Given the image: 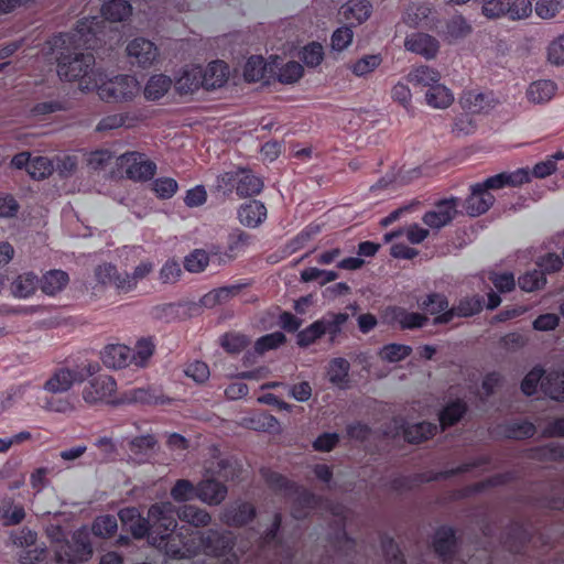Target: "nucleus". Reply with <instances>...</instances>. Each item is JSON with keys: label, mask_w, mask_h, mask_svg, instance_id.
<instances>
[{"label": "nucleus", "mask_w": 564, "mask_h": 564, "mask_svg": "<svg viewBox=\"0 0 564 564\" xmlns=\"http://www.w3.org/2000/svg\"><path fill=\"white\" fill-rule=\"evenodd\" d=\"M118 530L117 518L112 514L97 517L91 525V532L95 536L101 539L112 538Z\"/></svg>", "instance_id": "de8ad7c7"}, {"label": "nucleus", "mask_w": 564, "mask_h": 564, "mask_svg": "<svg viewBox=\"0 0 564 564\" xmlns=\"http://www.w3.org/2000/svg\"><path fill=\"white\" fill-rule=\"evenodd\" d=\"M84 380L85 376L82 372L62 368L45 382L44 388L52 393H63L69 390L74 382H83Z\"/></svg>", "instance_id": "5701e85b"}, {"label": "nucleus", "mask_w": 564, "mask_h": 564, "mask_svg": "<svg viewBox=\"0 0 564 564\" xmlns=\"http://www.w3.org/2000/svg\"><path fill=\"white\" fill-rule=\"evenodd\" d=\"M250 340L246 335L228 333L221 337L223 348L230 354H238L243 350Z\"/></svg>", "instance_id": "338daca9"}, {"label": "nucleus", "mask_w": 564, "mask_h": 564, "mask_svg": "<svg viewBox=\"0 0 564 564\" xmlns=\"http://www.w3.org/2000/svg\"><path fill=\"white\" fill-rule=\"evenodd\" d=\"M535 426L529 421H511L505 427V435L508 438L523 440L533 436Z\"/></svg>", "instance_id": "603ef678"}, {"label": "nucleus", "mask_w": 564, "mask_h": 564, "mask_svg": "<svg viewBox=\"0 0 564 564\" xmlns=\"http://www.w3.org/2000/svg\"><path fill=\"white\" fill-rule=\"evenodd\" d=\"M459 102L465 110L473 113H479L491 107L490 99L486 94L474 90L464 93Z\"/></svg>", "instance_id": "a18cd8bd"}, {"label": "nucleus", "mask_w": 564, "mask_h": 564, "mask_svg": "<svg viewBox=\"0 0 564 564\" xmlns=\"http://www.w3.org/2000/svg\"><path fill=\"white\" fill-rule=\"evenodd\" d=\"M404 46L408 51L420 54L426 59L434 58L440 50L438 41L426 33H415L406 36Z\"/></svg>", "instance_id": "a211bd4d"}, {"label": "nucleus", "mask_w": 564, "mask_h": 564, "mask_svg": "<svg viewBox=\"0 0 564 564\" xmlns=\"http://www.w3.org/2000/svg\"><path fill=\"white\" fill-rule=\"evenodd\" d=\"M228 78V66L223 61H214L208 66L202 68V87L213 90L221 87Z\"/></svg>", "instance_id": "a878e982"}, {"label": "nucleus", "mask_w": 564, "mask_h": 564, "mask_svg": "<svg viewBox=\"0 0 564 564\" xmlns=\"http://www.w3.org/2000/svg\"><path fill=\"white\" fill-rule=\"evenodd\" d=\"M94 553L89 533L86 530L74 532L70 541L61 542L55 546L54 557L50 564H76L88 561Z\"/></svg>", "instance_id": "39448f33"}, {"label": "nucleus", "mask_w": 564, "mask_h": 564, "mask_svg": "<svg viewBox=\"0 0 564 564\" xmlns=\"http://www.w3.org/2000/svg\"><path fill=\"white\" fill-rule=\"evenodd\" d=\"M127 52L143 68L150 66L158 56L156 46L144 37H137L131 41L127 46Z\"/></svg>", "instance_id": "412c9836"}, {"label": "nucleus", "mask_w": 564, "mask_h": 564, "mask_svg": "<svg viewBox=\"0 0 564 564\" xmlns=\"http://www.w3.org/2000/svg\"><path fill=\"white\" fill-rule=\"evenodd\" d=\"M531 540V532L520 522H513L503 538V544L512 553H521L525 544Z\"/></svg>", "instance_id": "cd10ccee"}, {"label": "nucleus", "mask_w": 564, "mask_h": 564, "mask_svg": "<svg viewBox=\"0 0 564 564\" xmlns=\"http://www.w3.org/2000/svg\"><path fill=\"white\" fill-rule=\"evenodd\" d=\"M412 352V348L401 344H389L383 346L380 351V356L383 360L389 362L401 361Z\"/></svg>", "instance_id": "e2e57ef3"}, {"label": "nucleus", "mask_w": 564, "mask_h": 564, "mask_svg": "<svg viewBox=\"0 0 564 564\" xmlns=\"http://www.w3.org/2000/svg\"><path fill=\"white\" fill-rule=\"evenodd\" d=\"M437 431V425L430 422L409 424L404 429V438L409 443L419 444L432 437Z\"/></svg>", "instance_id": "79ce46f5"}, {"label": "nucleus", "mask_w": 564, "mask_h": 564, "mask_svg": "<svg viewBox=\"0 0 564 564\" xmlns=\"http://www.w3.org/2000/svg\"><path fill=\"white\" fill-rule=\"evenodd\" d=\"M286 341V337L281 332L267 334L257 339L254 349L258 355H262L268 350L275 349Z\"/></svg>", "instance_id": "052dcab7"}, {"label": "nucleus", "mask_w": 564, "mask_h": 564, "mask_svg": "<svg viewBox=\"0 0 564 564\" xmlns=\"http://www.w3.org/2000/svg\"><path fill=\"white\" fill-rule=\"evenodd\" d=\"M202 67H186L175 78L174 88L180 95H188L198 90L202 87Z\"/></svg>", "instance_id": "bb28decb"}, {"label": "nucleus", "mask_w": 564, "mask_h": 564, "mask_svg": "<svg viewBox=\"0 0 564 564\" xmlns=\"http://www.w3.org/2000/svg\"><path fill=\"white\" fill-rule=\"evenodd\" d=\"M73 37L69 33H63L48 42L56 55L57 74L62 80H78L82 90H91L98 86V75L94 68L95 57L91 53L70 50Z\"/></svg>", "instance_id": "f03ea898"}, {"label": "nucleus", "mask_w": 564, "mask_h": 564, "mask_svg": "<svg viewBox=\"0 0 564 564\" xmlns=\"http://www.w3.org/2000/svg\"><path fill=\"white\" fill-rule=\"evenodd\" d=\"M151 188L158 198L169 199L177 192L178 184L172 177H159L151 183Z\"/></svg>", "instance_id": "bf43d9fd"}, {"label": "nucleus", "mask_w": 564, "mask_h": 564, "mask_svg": "<svg viewBox=\"0 0 564 564\" xmlns=\"http://www.w3.org/2000/svg\"><path fill=\"white\" fill-rule=\"evenodd\" d=\"M349 370L350 364L341 357H336L329 360L327 365L328 381L340 388L346 389L349 386Z\"/></svg>", "instance_id": "7c9ffc66"}, {"label": "nucleus", "mask_w": 564, "mask_h": 564, "mask_svg": "<svg viewBox=\"0 0 564 564\" xmlns=\"http://www.w3.org/2000/svg\"><path fill=\"white\" fill-rule=\"evenodd\" d=\"M52 171L53 166L47 158L35 156L32 158L26 172L33 180H43L47 177Z\"/></svg>", "instance_id": "680f3d73"}, {"label": "nucleus", "mask_w": 564, "mask_h": 564, "mask_svg": "<svg viewBox=\"0 0 564 564\" xmlns=\"http://www.w3.org/2000/svg\"><path fill=\"white\" fill-rule=\"evenodd\" d=\"M425 100L433 108L445 109L453 104L454 95L446 86L437 83L427 89Z\"/></svg>", "instance_id": "4c0bfd02"}, {"label": "nucleus", "mask_w": 564, "mask_h": 564, "mask_svg": "<svg viewBox=\"0 0 564 564\" xmlns=\"http://www.w3.org/2000/svg\"><path fill=\"white\" fill-rule=\"evenodd\" d=\"M256 516V509L248 502L228 505L220 513V521L229 527H242Z\"/></svg>", "instance_id": "f3484780"}, {"label": "nucleus", "mask_w": 564, "mask_h": 564, "mask_svg": "<svg viewBox=\"0 0 564 564\" xmlns=\"http://www.w3.org/2000/svg\"><path fill=\"white\" fill-rule=\"evenodd\" d=\"M535 265L543 272V276H545L546 274H553L561 271L564 265V261L560 254L555 252H549L542 257H539Z\"/></svg>", "instance_id": "4d7b16f0"}, {"label": "nucleus", "mask_w": 564, "mask_h": 564, "mask_svg": "<svg viewBox=\"0 0 564 564\" xmlns=\"http://www.w3.org/2000/svg\"><path fill=\"white\" fill-rule=\"evenodd\" d=\"M556 91V84L552 80L533 82L527 91L530 101L535 104H544L552 99Z\"/></svg>", "instance_id": "c9c22d12"}, {"label": "nucleus", "mask_w": 564, "mask_h": 564, "mask_svg": "<svg viewBox=\"0 0 564 564\" xmlns=\"http://www.w3.org/2000/svg\"><path fill=\"white\" fill-rule=\"evenodd\" d=\"M156 443L155 437L150 434L133 437L128 442L130 459L138 465L150 462Z\"/></svg>", "instance_id": "6ab92c4d"}, {"label": "nucleus", "mask_w": 564, "mask_h": 564, "mask_svg": "<svg viewBox=\"0 0 564 564\" xmlns=\"http://www.w3.org/2000/svg\"><path fill=\"white\" fill-rule=\"evenodd\" d=\"M68 274L62 270H51L40 280L41 290L47 295H55L68 283Z\"/></svg>", "instance_id": "e433bc0d"}, {"label": "nucleus", "mask_w": 564, "mask_h": 564, "mask_svg": "<svg viewBox=\"0 0 564 564\" xmlns=\"http://www.w3.org/2000/svg\"><path fill=\"white\" fill-rule=\"evenodd\" d=\"M138 91V82L133 76L119 75L98 87L100 98L107 102L128 101Z\"/></svg>", "instance_id": "6e6552de"}, {"label": "nucleus", "mask_w": 564, "mask_h": 564, "mask_svg": "<svg viewBox=\"0 0 564 564\" xmlns=\"http://www.w3.org/2000/svg\"><path fill=\"white\" fill-rule=\"evenodd\" d=\"M100 357L106 367L120 369L131 364V349L126 345L111 344L104 348Z\"/></svg>", "instance_id": "393cba45"}, {"label": "nucleus", "mask_w": 564, "mask_h": 564, "mask_svg": "<svg viewBox=\"0 0 564 564\" xmlns=\"http://www.w3.org/2000/svg\"><path fill=\"white\" fill-rule=\"evenodd\" d=\"M177 518L195 528L207 527L212 521V517L206 510L193 505L178 507Z\"/></svg>", "instance_id": "2f4dec72"}, {"label": "nucleus", "mask_w": 564, "mask_h": 564, "mask_svg": "<svg viewBox=\"0 0 564 564\" xmlns=\"http://www.w3.org/2000/svg\"><path fill=\"white\" fill-rule=\"evenodd\" d=\"M267 218V208L260 200L252 199L242 204L238 209L240 224L249 228H257Z\"/></svg>", "instance_id": "b1692460"}, {"label": "nucleus", "mask_w": 564, "mask_h": 564, "mask_svg": "<svg viewBox=\"0 0 564 564\" xmlns=\"http://www.w3.org/2000/svg\"><path fill=\"white\" fill-rule=\"evenodd\" d=\"M519 286L525 292H533L542 289L546 284V278L538 268L527 271L518 280Z\"/></svg>", "instance_id": "864d4df0"}, {"label": "nucleus", "mask_w": 564, "mask_h": 564, "mask_svg": "<svg viewBox=\"0 0 564 564\" xmlns=\"http://www.w3.org/2000/svg\"><path fill=\"white\" fill-rule=\"evenodd\" d=\"M372 6L368 0H354L345 10L344 14L347 19L350 17L356 19L358 23L365 22L371 14Z\"/></svg>", "instance_id": "774afa93"}, {"label": "nucleus", "mask_w": 564, "mask_h": 564, "mask_svg": "<svg viewBox=\"0 0 564 564\" xmlns=\"http://www.w3.org/2000/svg\"><path fill=\"white\" fill-rule=\"evenodd\" d=\"M530 181V171L528 169H518L514 172H502L488 177L482 185L486 191L502 188L507 185L519 186Z\"/></svg>", "instance_id": "aec40b11"}, {"label": "nucleus", "mask_w": 564, "mask_h": 564, "mask_svg": "<svg viewBox=\"0 0 564 564\" xmlns=\"http://www.w3.org/2000/svg\"><path fill=\"white\" fill-rule=\"evenodd\" d=\"M495 203V196L479 183L471 185L470 195L464 202L466 213L476 217L485 214Z\"/></svg>", "instance_id": "dca6fc26"}, {"label": "nucleus", "mask_w": 564, "mask_h": 564, "mask_svg": "<svg viewBox=\"0 0 564 564\" xmlns=\"http://www.w3.org/2000/svg\"><path fill=\"white\" fill-rule=\"evenodd\" d=\"M323 336V329L321 327L319 321L317 319L297 333L296 344L301 348H307L308 346L315 344Z\"/></svg>", "instance_id": "6e6d98bb"}, {"label": "nucleus", "mask_w": 564, "mask_h": 564, "mask_svg": "<svg viewBox=\"0 0 564 564\" xmlns=\"http://www.w3.org/2000/svg\"><path fill=\"white\" fill-rule=\"evenodd\" d=\"M148 516L150 520L149 543L161 545L163 538L174 534L177 527V508L172 502L155 503L150 507Z\"/></svg>", "instance_id": "20e7f679"}, {"label": "nucleus", "mask_w": 564, "mask_h": 564, "mask_svg": "<svg viewBox=\"0 0 564 564\" xmlns=\"http://www.w3.org/2000/svg\"><path fill=\"white\" fill-rule=\"evenodd\" d=\"M171 86L172 79L169 76L164 74L153 75L144 87V97L148 100H159L170 90Z\"/></svg>", "instance_id": "ea45409f"}, {"label": "nucleus", "mask_w": 564, "mask_h": 564, "mask_svg": "<svg viewBox=\"0 0 564 564\" xmlns=\"http://www.w3.org/2000/svg\"><path fill=\"white\" fill-rule=\"evenodd\" d=\"M102 15L112 22H121L132 13V7L127 0H109L101 8Z\"/></svg>", "instance_id": "a19ab883"}, {"label": "nucleus", "mask_w": 564, "mask_h": 564, "mask_svg": "<svg viewBox=\"0 0 564 564\" xmlns=\"http://www.w3.org/2000/svg\"><path fill=\"white\" fill-rule=\"evenodd\" d=\"M317 497L308 491L302 490L297 494L292 506L293 518L300 520L306 518L317 505Z\"/></svg>", "instance_id": "c03bdc74"}, {"label": "nucleus", "mask_w": 564, "mask_h": 564, "mask_svg": "<svg viewBox=\"0 0 564 564\" xmlns=\"http://www.w3.org/2000/svg\"><path fill=\"white\" fill-rule=\"evenodd\" d=\"M484 300L480 296L464 297L453 305L449 311L433 318V325L449 324L454 317H469L482 310Z\"/></svg>", "instance_id": "f8f14e48"}, {"label": "nucleus", "mask_w": 564, "mask_h": 564, "mask_svg": "<svg viewBox=\"0 0 564 564\" xmlns=\"http://www.w3.org/2000/svg\"><path fill=\"white\" fill-rule=\"evenodd\" d=\"M348 313H333L328 312L321 317L319 324L323 329V335H328V343L335 345L338 343V336L343 332L344 325L348 322Z\"/></svg>", "instance_id": "c85d7f7f"}, {"label": "nucleus", "mask_w": 564, "mask_h": 564, "mask_svg": "<svg viewBox=\"0 0 564 564\" xmlns=\"http://www.w3.org/2000/svg\"><path fill=\"white\" fill-rule=\"evenodd\" d=\"M441 74L426 65H421L413 70H411L408 75L409 83L415 86H425L432 87L440 82Z\"/></svg>", "instance_id": "49530a36"}, {"label": "nucleus", "mask_w": 564, "mask_h": 564, "mask_svg": "<svg viewBox=\"0 0 564 564\" xmlns=\"http://www.w3.org/2000/svg\"><path fill=\"white\" fill-rule=\"evenodd\" d=\"M210 260L207 251L195 249L184 259V268L192 273H199L206 269Z\"/></svg>", "instance_id": "5fc2aeb1"}, {"label": "nucleus", "mask_w": 564, "mask_h": 564, "mask_svg": "<svg viewBox=\"0 0 564 564\" xmlns=\"http://www.w3.org/2000/svg\"><path fill=\"white\" fill-rule=\"evenodd\" d=\"M542 390L551 399L564 400V371H549L542 380Z\"/></svg>", "instance_id": "58836bf2"}, {"label": "nucleus", "mask_w": 564, "mask_h": 564, "mask_svg": "<svg viewBox=\"0 0 564 564\" xmlns=\"http://www.w3.org/2000/svg\"><path fill=\"white\" fill-rule=\"evenodd\" d=\"M154 546L164 550L165 553L173 558L186 557L191 552L188 543L177 539L174 534L169 538H163L162 544Z\"/></svg>", "instance_id": "8fccbe9b"}, {"label": "nucleus", "mask_w": 564, "mask_h": 564, "mask_svg": "<svg viewBox=\"0 0 564 564\" xmlns=\"http://www.w3.org/2000/svg\"><path fill=\"white\" fill-rule=\"evenodd\" d=\"M40 280L33 272H24L11 283V293L14 297L26 299L37 289Z\"/></svg>", "instance_id": "72a5a7b5"}, {"label": "nucleus", "mask_w": 564, "mask_h": 564, "mask_svg": "<svg viewBox=\"0 0 564 564\" xmlns=\"http://www.w3.org/2000/svg\"><path fill=\"white\" fill-rule=\"evenodd\" d=\"M383 317L388 324H398L402 329L421 328L430 321L429 317L423 314L409 312L400 306L387 307Z\"/></svg>", "instance_id": "ddd939ff"}, {"label": "nucleus", "mask_w": 564, "mask_h": 564, "mask_svg": "<svg viewBox=\"0 0 564 564\" xmlns=\"http://www.w3.org/2000/svg\"><path fill=\"white\" fill-rule=\"evenodd\" d=\"M117 389L115 379L110 376H98L91 379L83 390V399L89 404L107 402L117 404L119 400H112L111 397Z\"/></svg>", "instance_id": "1a4fd4ad"}, {"label": "nucleus", "mask_w": 564, "mask_h": 564, "mask_svg": "<svg viewBox=\"0 0 564 564\" xmlns=\"http://www.w3.org/2000/svg\"><path fill=\"white\" fill-rule=\"evenodd\" d=\"M433 547L443 562L451 561L456 552V534L451 527H441L436 530Z\"/></svg>", "instance_id": "4be33fe9"}, {"label": "nucleus", "mask_w": 564, "mask_h": 564, "mask_svg": "<svg viewBox=\"0 0 564 564\" xmlns=\"http://www.w3.org/2000/svg\"><path fill=\"white\" fill-rule=\"evenodd\" d=\"M489 464V459L487 457H479L477 459H474L471 462L464 463L459 465L456 468H451L444 471H437V473H424L419 474L413 477H398L392 481V488L394 490H409L413 487L422 484V482H430V481H436L441 479H447L451 477H454L459 474L468 473L475 468L482 467Z\"/></svg>", "instance_id": "423d86ee"}, {"label": "nucleus", "mask_w": 564, "mask_h": 564, "mask_svg": "<svg viewBox=\"0 0 564 564\" xmlns=\"http://www.w3.org/2000/svg\"><path fill=\"white\" fill-rule=\"evenodd\" d=\"M118 518L123 530L130 532L134 539L147 538L149 540L150 520L143 518L138 508H123L118 512Z\"/></svg>", "instance_id": "4468645a"}, {"label": "nucleus", "mask_w": 564, "mask_h": 564, "mask_svg": "<svg viewBox=\"0 0 564 564\" xmlns=\"http://www.w3.org/2000/svg\"><path fill=\"white\" fill-rule=\"evenodd\" d=\"M217 187L226 194L236 188L240 198L254 196L261 193L263 182L250 171L240 170L235 173H225L217 177Z\"/></svg>", "instance_id": "0eeeda50"}, {"label": "nucleus", "mask_w": 564, "mask_h": 564, "mask_svg": "<svg viewBox=\"0 0 564 564\" xmlns=\"http://www.w3.org/2000/svg\"><path fill=\"white\" fill-rule=\"evenodd\" d=\"M227 496V487L215 480L206 479L197 486V497L208 505H219Z\"/></svg>", "instance_id": "c756f323"}, {"label": "nucleus", "mask_w": 564, "mask_h": 564, "mask_svg": "<svg viewBox=\"0 0 564 564\" xmlns=\"http://www.w3.org/2000/svg\"><path fill=\"white\" fill-rule=\"evenodd\" d=\"M235 545L236 538L230 531L209 529L198 532L197 549L212 557L210 564H239Z\"/></svg>", "instance_id": "7ed1b4c3"}, {"label": "nucleus", "mask_w": 564, "mask_h": 564, "mask_svg": "<svg viewBox=\"0 0 564 564\" xmlns=\"http://www.w3.org/2000/svg\"><path fill=\"white\" fill-rule=\"evenodd\" d=\"M458 198H445L437 202L434 209L424 214L423 223L433 229H441L448 225L457 215Z\"/></svg>", "instance_id": "9b49d317"}, {"label": "nucleus", "mask_w": 564, "mask_h": 564, "mask_svg": "<svg viewBox=\"0 0 564 564\" xmlns=\"http://www.w3.org/2000/svg\"><path fill=\"white\" fill-rule=\"evenodd\" d=\"M153 352V343L149 339H140L137 343L135 349L131 350V364H134L137 367H144Z\"/></svg>", "instance_id": "13d9d810"}, {"label": "nucleus", "mask_w": 564, "mask_h": 564, "mask_svg": "<svg viewBox=\"0 0 564 564\" xmlns=\"http://www.w3.org/2000/svg\"><path fill=\"white\" fill-rule=\"evenodd\" d=\"M267 65L262 56H251L248 58L243 76L247 82L254 83L265 78Z\"/></svg>", "instance_id": "3c124183"}, {"label": "nucleus", "mask_w": 564, "mask_h": 564, "mask_svg": "<svg viewBox=\"0 0 564 564\" xmlns=\"http://www.w3.org/2000/svg\"><path fill=\"white\" fill-rule=\"evenodd\" d=\"M171 496L175 501H188L197 497V487L187 479H180L171 489Z\"/></svg>", "instance_id": "0e129e2a"}, {"label": "nucleus", "mask_w": 564, "mask_h": 564, "mask_svg": "<svg viewBox=\"0 0 564 564\" xmlns=\"http://www.w3.org/2000/svg\"><path fill=\"white\" fill-rule=\"evenodd\" d=\"M94 275L98 284L102 286H112L119 292L128 293L131 291L130 281L123 273L119 272L116 265L111 263H101L94 270Z\"/></svg>", "instance_id": "2eb2a0df"}, {"label": "nucleus", "mask_w": 564, "mask_h": 564, "mask_svg": "<svg viewBox=\"0 0 564 564\" xmlns=\"http://www.w3.org/2000/svg\"><path fill=\"white\" fill-rule=\"evenodd\" d=\"M417 305L422 311L435 315V317L451 308L447 297L441 293H431L421 297L417 300Z\"/></svg>", "instance_id": "37998d69"}, {"label": "nucleus", "mask_w": 564, "mask_h": 564, "mask_svg": "<svg viewBox=\"0 0 564 564\" xmlns=\"http://www.w3.org/2000/svg\"><path fill=\"white\" fill-rule=\"evenodd\" d=\"M303 66L299 62L291 61L279 69L278 79L282 84H293L303 76Z\"/></svg>", "instance_id": "69168bd1"}, {"label": "nucleus", "mask_w": 564, "mask_h": 564, "mask_svg": "<svg viewBox=\"0 0 564 564\" xmlns=\"http://www.w3.org/2000/svg\"><path fill=\"white\" fill-rule=\"evenodd\" d=\"M120 163L126 166L127 176L133 181L151 180L156 172V164L144 160L138 152H127L120 156Z\"/></svg>", "instance_id": "9d476101"}, {"label": "nucleus", "mask_w": 564, "mask_h": 564, "mask_svg": "<svg viewBox=\"0 0 564 564\" xmlns=\"http://www.w3.org/2000/svg\"><path fill=\"white\" fill-rule=\"evenodd\" d=\"M249 285L248 282H240L232 285H225L214 289L204 296L205 305L223 304L235 297L240 291Z\"/></svg>", "instance_id": "f704fd0d"}, {"label": "nucleus", "mask_w": 564, "mask_h": 564, "mask_svg": "<svg viewBox=\"0 0 564 564\" xmlns=\"http://www.w3.org/2000/svg\"><path fill=\"white\" fill-rule=\"evenodd\" d=\"M467 406L462 400L448 403L440 413V423L443 429L457 423L466 413Z\"/></svg>", "instance_id": "09e8293b"}, {"label": "nucleus", "mask_w": 564, "mask_h": 564, "mask_svg": "<svg viewBox=\"0 0 564 564\" xmlns=\"http://www.w3.org/2000/svg\"><path fill=\"white\" fill-rule=\"evenodd\" d=\"M119 403H140L145 405L164 403V400L156 390L150 388H135L126 391Z\"/></svg>", "instance_id": "473e14b6"}, {"label": "nucleus", "mask_w": 564, "mask_h": 564, "mask_svg": "<svg viewBox=\"0 0 564 564\" xmlns=\"http://www.w3.org/2000/svg\"><path fill=\"white\" fill-rule=\"evenodd\" d=\"M282 519L275 514L271 528L261 539L259 544L247 557L250 564H297L294 561V552L289 545L278 540ZM356 542L349 538L346 531L339 530L332 542V554L322 558L319 564H351L355 558Z\"/></svg>", "instance_id": "f257e3e1"}]
</instances>
